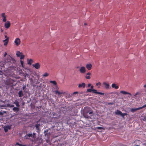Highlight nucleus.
Listing matches in <instances>:
<instances>
[{
  "instance_id": "obj_21",
  "label": "nucleus",
  "mask_w": 146,
  "mask_h": 146,
  "mask_svg": "<svg viewBox=\"0 0 146 146\" xmlns=\"http://www.w3.org/2000/svg\"><path fill=\"white\" fill-rule=\"evenodd\" d=\"M13 110L14 111L18 112L19 110V108L18 107H14L13 108Z\"/></svg>"
},
{
  "instance_id": "obj_36",
  "label": "nucleus",
  "mask_w": 146,
  "mask_h": 146,
  "mask_svg": "<svg viewBox=\"0 0 146 146\" xmlns=\"http://www.w3.org/2000/svg\"><path fill=\"white\" fill-rule=\"evenodd\" d=\"M7 106L8 107H10V108H11V107H13L14 108V105H10L9 104H8Z\"/></svg>"
},
{
  "instance_id": "obj_7",
  "label": "nucleus",
  "mask_w": 146,
  "mask_h": 146,
  "mask_svg": "<svg viewBox=\"0 0 146 146\" xmlns=\"http://www.w3.org/2000/svg\"><path fill=\"white\" fill-rule=\"evenodd\" d=\"M11 125H6L4 127V130L5 132H7L9 129H10L11 128Z\"/></svg>"
},
{
  "instance_id": "obj_12",
  "label": "nucleus",
  "mask_w": 146,
  "mask_h": 146,
  "mask_svg": "<svg viewBox=\"0 0 146 146\" xmlns=\"http://www.w3.org/2000/svg\"><path fill=\"white\" fill-rule=\"evenodd\" d=\"M92 67V65L90 63L87 64L86 65V67L88 70H90L91 69Z\"/></svg>"
},
{
  "instance_id": "obj_35",
  "label": "nucleus",
  "mask_w": 146,
  "mask_h": 146,
  "mask_svg": "<svg viewBox=\"0 0 146 146\" xmlns=\"http://www.w3.org/2000/svg\"><path fill=\"white\" fill-rule=\"evenodd\" d=\"M7 41H4V40H3V42H4V45L6 46L7 45L8 43L9 42H8L6 44V43Z\"/></svg>"
},
{
  "instance_id": "obj_40",
  "label": "nucleus",
  "mask_w": 146,
  "mask_h": 146,
  "mask_svg": "<svg viewBox=\"0 0 146 146\" xmlns=\"http://www.w3.org/2000/svg\"><path fill=\"white\" fill-rule=\"evenodd\" d=\"M101 83L100 82H99L96 84V85L98 86V85L101 86Z\"/></svg>"
},
{
  "instance_id": "obj_48",
  "label": "nucleus",
  "mask_w": 146,
  "mask_h": 146,
  "mask_svg": "<svg viewBox=\"0 0 146 146\" xmlns=\"http://www.w3.org/2000/svg\"><path fill=\"white\" fill-rule=\"evenodd\" d=\"M78 92H74L73 93V94H78Z\"/></svg>"
},
{
  "instance_id": "obj_56",
  "label": "nucleus",
  "mask_w": 146,
  "mask_h": 146,
  "mask_svg": "<svg viewBox=\"0 0 146 146\" xmlns=\"http://www.w3.org/2000/svg\"><path fill=\"white\" fill-rule=\"evenodd\" d=\"M134 146H139L138 145H135Z\"/></svg>"
},
{
  "instance_id": "obj_6",
  "label": "nucleus",
  "mask_w": 146,
  "mask_h": 146,
  "mask_svg": "<svg viewBox=\"0 0 146 146\" xmlns=\"http://www.w3.org/2000/svg\"><path fill=\"white\" fill-rule=\"evenodd\" d=\"M52 114V118L58 119L60 117V115H58L57 113L53 112Z\"/></svg>"
},
{
  "instance_id": "obj_2",
  "label": "nucleus",
  "mask_w": 146,
  "mask_h": 146,
  "mask_svg": "<svg viewBox=\"0 0 146 146\" xmlns=\"http://www.w3.org/2000/svg\"><path fill=\"white\" fill-rule=\"evenodd\" d=\"M87 91L88 92H90L92 91L93 92V93L98 94H99L103 95L104 94V93H101L100 92H98L97 91V90L94 89H88L87 90Z\"/></svg>"
},
{
  "instance_id": "obj_13",
  "label": "nucleus",
  "mask_w": 146,
  "mask_h": 146,
  "mask_svg": "<svg viewBox=\"0 0 146 146\" xmlns=\"http://www.w3.org/2000/svg\"><path fill=\"white\" fill-rule=\"evenodd\" d=\"M30 72V70L29 69H27V71H26L25 74V77H26V76L28 77L29 76V73Z\"/></svg>"
},
{
  "instance_id": "obj_38",
  "label": "nucleus",
  "mask_w": 146,
  "mask_h": 146,
  "mask_svg": "<svg viewBox=\"0 0 146 146\" xmlns=\"http://www.w3.org/2000/svg\"><path fill=\"white\" fill-rule=\"evenodd\" d=\"M16 144L17 145H18L19 146H26V145H23L22 144H19V143H16Z\"/></svg>"
},
{
  "instance_id": "obj_16",
  "label": "nucleus",
  "mask_w": 146,
  "mask_h": 146,
  "mask_svg": "<svg viewBox=\"0 0 146 146\" xmlns=\"http://www.w3.org/2000/svg\"><path fill=\"white\" fill-rule=\"evenodd\" d=\"M19 96V97H22L24 95L23 93L22 90H20L18 92Z\"/></svg>"
},
{
  "instance_id": "obj_45",
  "label": "nucleus",
  "mask_w": 146,
  "mask_h": 146,
  "mask_svg": "<svg viewBox=\"0 0 146 146\" xmlns=\"http://www.w3.org/2000/svg\"><path fill=\"white\" fill-rule=\"evenodd\" d=\"M3 113L2 112L0 111V115H3Z\"/></svg>"
},
{
  "instance_id": "obj_43",
  "label": "nucleus",
  "mask_w": 146,
  "mask_h": 146,
  "mask_svg": "<svg viewBox=\"0 0 146 146\" xmlns=\"http://www.w3.org/2000/svg\"><path fill=\"white\" fill-rule=\"evenodd\" d=\"M89 114H93V111H89Z\"/></svg>"
},
{
  "instance_id": "obj_42",
  "label": "nucleus",
  "mask_w": 146,
  "mask_h": 146,
  "mask_svg": "<svg viewBox=\"0 0 146 146\" xmlns=\"http://www.w3.org/2000/svg\"><path fill=\"white\" fill-rule=\"evenodd\" d=\"M143 120L144 121H145L146 120V117H144L143 119Z\"/></svg>"
},
{
  "instance_id": "obj_8",
  "label": "nucleus",
  "mask_w": 146,
  "mask_h": 146,
  "mask_svg": "<svg viewBox=\"0 0 146 146\" xmlns=\"http://www.w3.org/2000/svg\"><path fill=\"white\" fill-rule=\"evenodd\" d=\"M32 65L35 68L37 69H39L40 67V65L38 63L33 64Z\"/></svg>"
},
{
  "instance_id": "obj_9",
  "label": "nucleus",
  "mask_w": 146,
  "mask_h": 146,
  "mask_svg": "<svg viewBox=\"0 0 146 146\" xmlns=\"http://www.w3.org/2000/svg\"><path fill=\"white\" fill-rule=\"evenodd\" d=\"M1 16L3 18V22H5L7 21V16L5 13H3L1 14Z\"/></svg>"
},
{
  "instance_id": "obj_54",
  "label": "nucleus",
  "mask_w": 146,
  "mask_h": 146,
  "mask_svg": "<svg viewBox=\"0 0 146 146\" xmlns=\"http://www.w3.org/2000/svg\"><path fill=\"white\" fill-rule=\"evenodd\" d=\"M87 25V23H84V25Z\"/></svg>"
},
{
  "instance_id": "obj_46",
  "label": "nucleus",
  "mask_w": 146,
  "mask_h": 146,
  "mask_svg": "<svg viewBox=\"0 0 146 146\" xmlns=\"http://www.w3.org/2000/svg\"><path fill=\"white\" fill-rule=\"evenodd\" d=\"M36 135V133H33V134H32V135H33V137L34 138V136Z\"/></svg>"
},
{
  "instance_id": "obj_29",
  "label": "nucleus",
  "mask_w": 146,
  "mask_h": 146,
  "mask_svg": "<svg viewBox=\"0 0 146 146\" xmlns=\"http://www.w3.org/2000/svg\"><path fill=\"white\" fill-rule=\"evenodd\" d=\"M139 94V93L138 92H137L136 94H135L133 96H132V97L133 98H136L137 97V95H138V94Z\"/></svg>"
},
{
  "instance_id": "obj_39",
  "label": "nucleus",
  "mask_w": 146,
  "mask_h": 146,
  "mask_svg": "<svg viewBox=\"0 0 146 146\" xmlns=\"http://www.w3.org/2000/svg\"><path fill=\"white\" fill-rule=\"evenodd\" d=\"M85 78L87 79H90L91 78V77L89 76H85Z\"/></svg>"
},
{
  "instance_id": "obj_51",
  "label": "nucleus",
  "mask_w": 146,
  "mask_h": 146,
  "mask_svg": "<svg viewBox=\"0 0 146 146\" xmlns=\"http://www.w3.org/2000/svg\"><path fill=\"white\" fill-rule=\"evenodd\" d=\"M143 87L144 88H146V84L144 85Z\"/></svg>"
},
{
  "instance_id": "obj_57",
  "label": "nucleus",
  "mask_w": 146,
  "mask_h": 146,
  "mask_svg": "<svg viewBox=\"0 0 146 146\" xmlns=\"http://www.w3.org/2000/svg\"><path fill=\"white\" fill-rule=\"evenodd\" d=\"M79 68V67H77V68Z\"/></svg>"
},
{
  "instance_id": "obj_24",
  "label": "nucleus",
  "mask_w": 146,
  "mask_h": 146,
  "mask_svg": "<svg viewBox=\"0 0 146 146\" xmlns=\"http://www.w3.org/2000/svg\"><path fill=\"white\" fill-rule=\"evenodd\" d=\"M122 112L120 110H117L115 112V114L117 115H120L121 116Z\"/></svg>"
},
{
  "instance_id": "obj_11",
  "label": "nucleus",
  "mask_w": 146,
  "mask_h": 146,
  "mask_svg": "<svg viewBox=\"0 0 146 146\" xmlns=\"http://www.w3.org/2000/svg\"><path fill=\"white\" fill-rule=\"evenodd\" d=\"M10 23L9 21H7L5 24V26L6 29H8L10 27Z\"/></svg>"
},
{
  "instance_id": "obj_30",
  "label": "nucleus",
  "mask_w": 146,
  "mask_h": 146,
  "mask_svg": "<svg viewBox=\"0 0 146 146\" xmlns=\"http://www.w3.org/2000/svg\"><path fill=\"white\" fill-rule=\"evenodd\" d=\"M21 64V65L22 66L23 68H24L25 67V66L24 64V62L22 60H20Z\"/></svg>"
},
{
  "instance_id": "obj_55",
  "label": "nucleus",
  "mask_w": 146,
  "mask_h": 146,
  "mask_svg": "<svg viewBox=\"0 0 146 146\" xmlns=\"http://www.w3.org/2000/svg\"><path fill=\"white\" fill-rule=\"evenodd\" d=\"M9 65L10 66H9V67H11V66H12V65H11V64H9Z\"/></svg>"
},
{
  "instance_id": "obj_32",
  "label": "nucleus",
  "mask_w": 146,
  "mask_h": 146,
  "mask_svg": "<svg viewBox=\"0 0 146 146\" xmlns=\"http://www.w3.org/2000/svg\"><path fill=\"white\" fill-rule=\"evenodd\" d=\"M42 76L44 77L48 76H49V74L47 72H46L43 74Z\"/></svg>"
},
{
  "instance_id": "obj_17",
  "label": "nucleus",
  "mask_w": 146,
  "mask_h": 146,
  "mask_svg": "<svg viewBox=\"0 0 146 146\" xmlns=\"http://www.w3.org/2000/svg\"><path fill=\"white\" fill-rule=\"evenodd\" d=\"M40 125V124L37 123L35 125V127L36 128V129L38 130L37 132L39 133V131H40L39 127Z\"/></svg>"
},
{
  "instance_id": "obj_10",
  "label": "nucleus",
  "mask_w": 146,
  "mask_h": 146,
  "mask_svg": "<svg viewBox=\"0 0 146 146\" xmlns=\"http://www.w3.org/2000/svg\"><path fill=\"white\" fill-rule=\"evenodd\" d=\"M80 71L82 73H84L86 71L85 68L84 66H82L81 67L80 69Z\"/></svg>"
},
{
  "instance_id": "obj_20",
  "label": "nucleus",
  "mask_w": 146,
  "mask_h": 146,
  "mask_svg": "<svg viewBox=\"0 0 146 146\" xmlns=\"http://www.w3.org/2000/svg\"><path fill=\"white\" fill-rule=\"evenodd\" d=\"M86 85L85 83H83L82 84H80L78 85V87L79 88L83 87V88L85 87Z\"/></svg>"
},
{
  "instance_id": "obj_37",
  "label": "nucleus",
  "mask_w": 146,
  "mask_h": 146,
  "mask_svg": "<svg viewBox=\"0 0 146 146\" xmlns=\"http://www.w3.org/2000/svg\"><path fill=\"white\" fill-rule=\"evenodd\" d=\"M54 89L56 90H58L59 89V88L58 87V86L57 85V84L56 85H55V88H54Z\"/></svg>"
},
{
  "instance_id": "obj_27",
  "label": "nucleus",
  "mask_w": 146,
  "mask_h": 146,
  "mask_svg": "<svg viewBox=\"0 0 146 146\" xmlns=\"http://www.w3.org/2000/svg\"><path fill=\"white\" fill-rule=\"evenodd\" d=\"M22 54V52H20L19 51H17V52L16 55L18 57H20Z\"/></svg>"
},
{
  "instance_id": "obj_34",
  "label": "nucleus",
  "mask_w": 146,
  "mask_h": 146,
  "mask_svg": "<svg viewBox=\"0 0 146 146\" xmlns=\"http://www.w3.org/2000/svg\"><path fill=\"white\" fill-rule=\"evenodd\" d=\"M20 56V59L21 60L22 59H23L25 57V56L23 54H21V56Z\"/></svg>"
},
{
  "instance_id": "obj_19",
  "label": "nucleus",
  "mask_w": 146,
  "mask_h": 146,
  "mask_svg": "<svg viewBox=\"0 0 146 146\" xmlns=\"http://www.w3.org/2000/svg\"><path fill=\"white\" fill-rule=\"evenodd\" d=\"M120 93H122V94H124V95L127 94H129L130 95H131V94L130 93H129L128 92L124 91H120Z\"/></svg>"
},
{
  "instance_id": "obj_25",
  "label": "nucleus",
  "mask_w": 146,
  "mask_h": 146,
  "mask_svg": "<svg viewBox=\"0 0 146 146\" xmlns=\"http://www.w3.org/2000/svg\"><path fill=\"white\" fill-rule=\"evenodd\" d=\"M5 38H6V39L4 40V41H7L6 43H5L6 44L9 41V38L7 35H5Z\"/></svg>"
},
{
  "instance_id": "obj_53",
  "label": "nucleus",
  "mask_w": 146,
  "mask_h": 146,
  "mask_svg": "<svg viewBox=\"0 0 146 146\" xmlns=\"http://www.w3.org/2000/svg\"><path fill=\"white\" fill-rule=\"evenodd\" d=\"M1 32H3V29H1Z\"/></svg>"
},
{
  "instance_id": "obj_41",
  "label": "nucleus",
  "mask_w": 146,
  "mask_h": 146,
  "mask_svg": "<svg viewBox=\"0 0 146 146\" xmlns=\"http://www.w3.org/2000/svg\"><path fill=\"white\" fill-rule=\"evenodd\" d=\"M91 74V73L88 72L86 74V75L88 76H90Z\"/></svg>"
},
{
  "instance_id": "obj_14",
  "label": "nucleus",
  "mask_w": 146,
  "mask_h": 146,
  "mask_svg": "<svg viewBox=\"0 0 146 146\" xmlns=\"http://www.w3.org/2000/svg\"><path fill=\"white\" fill-rule=\"evenodd\" d=\"M25 137H26L27 139H29L30 137L33 138V135H32V133H28L26 134Z\"/></svg>"
},
{
  "instance_id": "obj_15",
  "label": "nucleus",
  "mask_w": 146,
  "mask_h": 146,
  "mask_svg": "<svg viewBox=\"0 0 146 146\" xmlns=\"http://www.w3.org/2000/svg\"><path fill=\"white\" fill-rule=\"evenodd\" d=\"M8 58L9 59V60H11H11L13 61V62H15V60L14 59L11 57L10 56H9ZM8 63H11V62L10 61H8Z\"/></svg>"
},
{
  "instance_id": "obj_28",
  "label": "nucleus",
  "mask_w": 146,
  "mask_h": 146,
  "mask_svg": "<svg viewBox=\"0 0 146 146\" xmlns=\"http://www.w3.org/2000/svg\"><path fill=\"white\" fill-rule=\"evenodd\" d=\"M33 60L32 59H30L28 61V64L29 65H31L33 62Z\"/></svg>"
},
{
  "instance_id": "obj_18",
  "label": "nucleus",
  "mask_w": 146,
  "mask_h": 146,
  "mask_svg": "<svg viewBox=\"0 0 146 146\" xmlns=\"http://www.w3.org/2000/svg\"><path fill=\"white\" fill-rule=\"evenodd\" d=\"M103 84L105 86L106 88L107 89L109 88V85L108 84H107L105 82H104L103 83Z\"/></svg>"
},
{
  "instance_id": "obj_44",
  "label": "nucleus",
  "mask_w": 146,
  "mask_h": 146,
  "mask_svg": "<svg viewBox=\"0 0 146 146\" xmlns=\"http://www.w3.org/2000/svg\"><path fill=\"white\" fill-rule=\"evenodd\" d=\"M7 54V53L6 52H5L4 55V57H5Z\"/></svg>"
},
{
  "instance_id": "obj_50",
  "label": "nucleus",
  "mask_w": 146,
  "mask_h": 146,
  "mask_svg": "<svg viewBox=\"0 0 146 146\" xmlns=\"http://www.w3.org/2000/svg\"><path fill=\"white\" fill-rule=\"evenodd\" d=\"M91 89H93V86H91Z\"/></svg>"
},
{
  "instance_id": "obj_23",
  "label": "nucleus",
  "mask_w": 146,
  "mask_h": 146,
  "mask_svg": "<svg viewBox=\"0 0 146 146\" xmlns=\"http://www.w3.org/2000/svg\"><path fill=\"white\" fill-rule=\"evenodd\" d=\"M111 87L113 88H114L115 89H117L119 88L118 86H117L115 84L113 83L112 84Z\"/></svg>"
},
{
  "instance_id": "obj_49",
  "label": "nucleus",
  "mask_w": 146,
  "mask_h": 146,
  "mask_svg": "<svg viewBox=\"0 0 146 146\" xmlns=\"http://www.w3.org/2000/svg\"><path fill=\"white\" fill-rule=\"evenodd\" d=\"M91 84H88V87H90V86H91Z\"/></svg>"
},
{
  "instance_id": "obj_58",
  "label": "nucleus",
  "mask_w": 146,
  "mask_h": 146,
  "mask_svg": "<svg viewBox=\"0 0 146 146\" xmlns=\"http://www.w3.org/2000/svg\"><path fill=\"white\" fill-rule=\"evenodd\" d=\"M9 146H11L10 145Z\"/></svg>"
},
{
  "instance_id": "obj_31",
  "label": "nucleus",
  "mask_w": 146,
  "mask_h": 146,
  "mask_svg": "<svg viewBox=\"0 0 146 146\" xmlns=\"http://www.w3.org/2000/svg\"><path fill=\"white\" fill-rule=\"evenodd\" d=\"M96 129H105L103 127H96Z\"/></svg>"
},
{
  "instance_id": "obj_1",
  "label": "nucleus",
  "mask_w": 146,
  "mask_h": 146,
  "mask_svg": "<svg viewBox=\"0 0 146 146\" xmlns=\"http://www.w3.org/2000/svg\"><path fill=\"white\" fill-rule=\"evenodd\" d=\"M90 108L88 107H85L83 110V115L84 117L87 119H91V117L92 115L89 116L88 115V113L90 111Z\"/></svg>"
},
{
  "instance_id": "obj_47",
  "label": "nucleus",
  "mask_w": 146,
  "mask_h": 146,
  "mask_svg": "<svg viewBox=\"0 0 146 146\" xmlns=\"http://www.w3.org/2000/svg\"><path fill=\"white\" fill-rule=\"evenodd\" d=\"M26 86H24L23 87V90H24L25 89Z\"/></svg>"
},
{
  "instance_id": "obj_26",
  "label": "nucleus",
  "mask_w": 146,
  "mask_h": 146,
  "mask_svg": "<svg viewBox=\"0 0 146 146\" xmlns=\"http://www.w3.org/2000/svg\"><path fill=\"white\" fill-rule=\"evenodd\" d=\"M50 82L51 83H52L54 85H56L57 84V82L55 81H52L50 80Z\"/></svg>"
},
{
  "instance_id": "obj_52",
  "label": "nucleus",
  "mask_w": 146,
  "mask_h": 146,
  "mask_svg": "<svg viewBox=\"0 0 146 146\" xmlns=\"http://www.w3.org/2000/svg\"><path fill=\"white\" fill-rule=\"evenodd\" d=\"M113 104L112 103H108V104L109 105H110V104Z\"/></svg>"
},
{
  "instance_id": "obj_22",
  "label": "nucleus",
  "mask_w": 146,
  "mask_h": 146,
  "mask_svg": "<svg viewBox=\"0 0 146 146\" xmlns=\"http://www.w3.org/2000/svg\"><path fill=\"white\" fill-rule=\"evenodd\" d=\"M13 103L15 104L17 107L19 108L20 107L19 103L17 100H15L14 102H13Z\"/></svg>"
},
{
  "instance_id": "obj_5",
  "label": "nucleus",
  "mask_w": 146,
  "mask_h": 146,
  "mask_svg": "<svg viewBox=\"0 0 146 146\" xmlns=\"http://www.w3.org/2000/svg\"><path fill=\"white\" fill-rule=\"evenodd\" d=\"M14 42L16 46H19L21 43V40L19 38H16Z\"/></svg>"
},
{
  "instance_id": "obj_33",
  "label": "nucleus",
  "mask_w": 146,
  "mask_h": 146,
  "mask_svg": "<svg viewBox=\"0 0 146 146\" xmlns=\"http://www.w3.org/2000/svg\"><path fill=\"white\" fill-rule=\"evenodd\" d=\"M127 113H121V116L122 117H123L124 116L127 115Z\"/></svg>"
},
{
  "instance_id": "obj_3",
  "label": "nucleus",
  "mask_w": 146,
  "mask_h": 146,
  "mask_svg": "<svg viewBox=\"0 0 146 146\" xmlns=\"http://www.w3.org/2000/svg\"><path fill=\"white\" fill-rule=\"evenodd\" d=\"M145 107H146V104L143 106L142 107H140L137 108H131V112H133L138 110L142 109Z\"/></svg>"
},
{
  "instance_id": "obj_4",
  "label": "nucleus",
  "mask_w": 146,
  "mask_h": 146,
  "mask_svg": "<svg viewBox=\"0 0 146 146\" xmlns=\"http://www.w3.org/2000/svg\"><path fill=\"white\" fill-rule=\"evenodd\" d=\"M53 92L55 94H58V96L59 97H61V94H63L65 93L63 92H60L58 90L54 91H53Z\"/></svg>"
}]
</instances>
